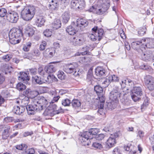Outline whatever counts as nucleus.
Instances as JSON below:
<instances>
[{"instance_id":"f257e3e1","label":"nucleus","mask_w":154,"mask_h":154,"mask_svg":"<svg viewBox=\"0 0 154 154\" xmlns=\"http://www.w3.org/2000/svg\"><path fill=\"white\" fill-rule=\"evenodd\" d=\"M35 13V9L33 6H28L25 8L22 11V18L26 21L31 20L34 17Z\"/></svg>"},{"instance_id":"f03ea898","label":"nucleus","mask_w":154,"mask_h":154,"mask_svg":"<svg viewBox=\"0 0 154 154\" xmlns=\"http://www.w3.org/2000/svg\"><path fill=\"white\" fill-rule=\"evenodd\" d=\"M79 65L75 62H73L65 65L63 68L64 71L68 74H72L74 76H79V72L77 71Z\"/></svg>"},{"instance_id":"7ed1b4c3","label":"nucleus","mask_w":154,"mask_h":154,"mask_svg":"<svg viewBox=\"0 0 154 154\" xmlns=\"http://www.w3.org/2000/svg\"><path fill=\"white\" fill-rule=\"evenodd\" d=\"M144 83L147 88L150 91L154 90V77L146 75L144 78Z\"/></svg>"},{"instance_id":"20e7f679","label":"nucleus","mask_w":154,"mask_h":154,"mask_svg":"<svg viewBox=\"0 0 154 154\" xmlns=\"http://www.w3.org/2000/svg\"><path fill=\"white\" fill-rule=\"evenodd\" d=\"M10 126L6 125H0V132L2 131V137L3 140H6L10 135Z\"/></svg>"},{"instance_id":"39448f33","label":"nucleus","mask_w":154,"mask_h":154,"mask_svg":"<svg viewBox=\"0 0 154 154\" xmlns=\"http://www.w3.org/2000/svg\"><path fill=\"white\" fill-rule=\"evenodd\" d=\"M144 45L143 38L138 41L134 42L131 44L132 48L137 51L139 53L145 50Z\"/></svg>"},{"instance_id":"423d86ee","label":"nucleus","mask_w":154,"mask_h":154,"mask_svg":"<svg viewBox=\"0 0 154 154\" xmlns=\"http://www.w3.org/2000/svg\"><path fill=\"white\" fill-rule=\"evenodd\" d=\"M48 109V113L51 115L58 114L63 112V110L61 107H58L55 104L50 105Z\"/></svg>"},{"instance_id":"0eeeda50","label":"nucleus","mask_w":154,"mask_h":154,"mask_svg":"<svg viewBox=\"0 0 154 154\" xmlns=\"http://www.w3.org/2000/svg\"><path fill=\"white\" fill-rule=\"evenodd\" d=\"M19 19L18 14L14 12L8 13L6 17V20L8 22L16 23Z\"/></svg>"},{"instance_id":"6e6552de","label":"nucleus","mask_w":154,"mask_h":154,"mask_svg":"<svg viewBox=\"0 0 154 154\" xmlns=\"http://www.w3.org/2000/svg\"><path fill=\"white\" fill-rule=\"evenodd\" d=\"M23 35L22 28L20 27L13 28L11 30L9 34L12 37L19 38L22 36Z\"/></svg>"},{"instance_id":"1a4fd4ad","label":"nucleus","mask_w":154,"mask_h":154,"mask_svg":"<svg viewBox=\"0 0 154 154\" xmlns=\"http://www.w3.org/2000/svg\"><path fill=\"white\" fill-rule=\"evenodd\" d=\"M85 41L84 36L80 35L73 37L71 40L72 44L75 46L81 45L83 44Z\"/></svg>"},{"instance_id":"9d476101","label":"nucleus","mask_w":154,"mask_h":154,"mask_svg":"<svg viewBox=\"0 0 154 154\" xmlns=\"http://www.w3.org/2000/svg\"><path fill=\"white\" fill-rule=\"evenodd\" d=\"M121 93L119 90H114L112 91L109 96V99L111 103H117L119 102V99L120 97Z\"/></svg>"},{"instance_id":"9b49d317","label":"nucleus","mask_w":154,"mask_h":154,"mask_svg":"<svg viewBox=\"0 0 154 154\" xmlns=\"http://www.w3.org/2000/svg\"><path fill=\"white\" fill-rule=\"evenodd\" d=\"M45 22V17L42 14L37 15L35 20V23L38 27H41L44 26Z\"/></svg>"},{"instance_id":"f8f14e48","label":"nucleus","mask_w":154,"mask_h":154,"mask_svg":"<svg viewBox=\"0 0 154 154\" xmlns=\"http://www.w3.org/2000/svg\"><path fill=\"white\" fill-rule=\"evenodd\" d=\"M72 7L75 9H82L84 7V0H73L71 2Z\"/></svg>"},{"instance_id":"ddd939ff","label":"nucleus","mask_w":154,"mask_h":154,"mask_svg":"<svg viewBox=\"0 0 154 154\" xmlns=\"http://www.w3.org/2000/svg\"><path fill=\"white\" fill-rule=\"evenodd\" d=\"M142 59L144 61H147L152 60V53L149 50L145 49V50L140 53Z\"/></svg>"},{"instance_id":"4468645a","label":"nucleus","mask_w":154,"mask_h":154,"mask_svg":"<svg viewBox=\"0 0 154 154\" xmlns=\"http://www.w3.org/2000/svg\"><path fill=\"white\" fill-rule=\"evenodd\" d=\"M144 41V48H154V39L149 38H143Z\"/></svg>"},{"instance_id":"2eb2a0df","label":"nucleus","mask_w":154,"mask_h":154,"mask_svg":"<svg viewBox=\"0 0 154 154\" xmlns=\"http://www.w3.org/2000/svg\"><path fill=\"white\" fill-rule=\"evenodd\" d=\"M92 30L95 33V35L97 36L98 40H100L104 34V32L103 29L101 28L98 29L97 26H96L93 28Z\"/></svg>"},{"instance_id":"dca6fc26","label":"nucleus","mask_w":154,"mask_h":154,"mask_svg":"<svg viewBox=\"0 0 154 154\" xmlns=\"http://www.w3.org/2000/svg\"><path fill=\"white\" fill-rule=\"evenodd\" d=\"M88 24V22L86 20L82 18H78L76 20V29H81V27H85Z\"/></svg>"},{"instance_id":"f3484780","label":"nucleus","mask_w":154,"mask_h":154,"mask_svg":"<svg viewBox=\"0 0 154 154\" xmlns=\"http://www.w3.org/2000/svg\"><path fill=\"white\" fill-rule=\"evenodd\" d=\"M55 50L54 48H50L46 49L43 53L44 56L49 58H51L55 53Z\"/></svg>"},{"instance_id":"a211bd4d","label":"nucleus","mask_w":154,"mask_h":154,"mask_svg":"<svg viewBox=\"0 0 154 154\" xmlns=\"http://www.w3.org/2000/svg\"><path fill=\"white\" fill-rule=\"evenodd\" d=\"M23 95L29 98H34L37 95V92L35 91H32L30 89H27L23 92Z\"/></svg>"},{"instance_id":"6ab92c4d","label":"nucleus","mask_w":154,"mask_h":154,"mask_svg":"<svg viewBox=\"0 0 154 154\" xmlns=\"http://www.w3.org/2000/svg\"><path fill=\"white\" fill-rule=\"evenodd\" d=\"M37 100H38V98L36 97L33 99L32 100L33 106H34V107L36 111L42 110L43 109V107L42 105H41L39 103V101L37 102Z\"/></svg>"},{"instance_id":"aec40b11","label":"nucleus","mask_w":154,"mask_h":154,"mask_svg":"<svg viewBox=\"0 0 154 154\" xmlns=\"http://www.w3.org/2000/svg\"><path fill=\"white\" fill-rule=\"evenodd\" d=\"M86 55V56H85L81 57L79 58V62L80 63L84 64L90 62L91 60L92 55H91V53L90 55Z\"/></svg>"},{"instance_id":"412c9836","label":"nucleus","mask_w":154,"mask_h":154,"mask_svg":"<svg viewBox=\"0 0 154 154\" xmlns=\"http://www.w3.org/2000/svg\"><path fill=\"white\" fill-rule=\"evenodd\" d=\"M20 76L19 77V79L23 82H27L29 80V77L27 74L25 72H20Z\"/></svg>"},{"instance_id":"4be33fe9","label":"nucleus","mask_w":154,"mask_h":154,"mask_svg":"<svg viewBox=\"0 0 154 154\" xmlns=\"http://www.w3.org/2000/svg\"><path fill=\"white\" fill-rule=\"evenodd\" d=\"M61 25V20L59 19H55L51 24V27L54 30H56L60 28Z\"/></svg>"},{"instance_id":"5701e85b","label":"nucleus","mask_w":154,"mask_h":154,"mask_svg":"<svg viewBox=\"0 0 154 154\" xmlns=\"http://www.w3.org/2000/svg\"><path fill=\"white\" fill-rule=\"evenodd\" d=\"M32 78L33 81H34L37 84L40 85L42 84L45 82V78L43 77L35 76V77L32 76Z\"/></svg>"},{"instance_id":"b1692460","label":"nucleus","mask_w":154,"mask_h":154,"mask_svg":"<svg viewBox=\"0 0 154 154\" xmlns=\"http://www.w3.org/2000/svg\"><path fill=\"white\" fill-rule=\"evenodd\" d=\"M38 98L37 101H39V103L42 105V107L44 106L46 107L48 105L49 101L48 99H47L46 98L43 96H41L40 97H36Z\"/></svg>"},{"instance_id":"393cba45","label":"nucleus","mask_w":154,"mask_h":154,"mask_svg":"<svg viewBox=\"0 0 154 154\" xmlns=\"http://www.w3.org/2000/svg\"><path fill=\"white\" fill-rule=\"evenodd\" d=\"M95 72L97 75L100 77L105 74V70L103 67L98 66L96 68Z\"/></svg>"},{"instance_id":"a878e982","label":"nucleus","mask_w":154,"mask_h":154,"mask_svg":"<svg viewBox=\"0 0 154 154\" xmlns=\"http://www.w3.org/2000/svg\"><path fill=\"white\" fill-rule=\"evenodd\" d=\"M45 70L46 73L48 74H51L54 72L56 71V68L55 66L52 64H48L45 67Z\"/></svg>"},{"instance_id":"bb28decb","label":"nucleus","mask_w":154,"mask_h":154,"mask_svg":"<svg viewBox=\"0 0 154 154\" xmlns=\"http://www.w3.org/2000/svg\"><path fill=\"white\" fill-rule=\"evenodd\" d=\"M116 143V140L114 138L112 137L111 136H110L106 142V145L109 147H112Z\"/></svg>"},{"instance_id":"cd10ccee","label":"nucleus","mask_w":154,"mask_h":154,"mask_svg":"<svg viewBox=\"0 0 154 154\" xmlns=\"http://www.w3.org/2000/svg\"><path fill=\"white\" fill-rule=\"evenodd\" d=\"M50 8L52 10L55 11L58 9L59 7L58 2L56 0H52L50 4Z\"/></svg>"},{"instance_id":"c85d7f7f","label":"nucleus","mask_w":154,"mask_h":154,"mask_svg":"<svg viewBox=\"0 0 154 154\" xmlns=\"http://www.w3.org/2000/svg\"><path fill=\"white\" fill-rule=\"evenodd\" d=\"M12 69L11 66L6 64L3 65L2 67V71L5 74L11 73Z\"/></svg>"},{"instance_id":"c756f323","label":"nucleus","mask_w":154,"mask_h":154,"mask_svg":"<svg viewBox=\"0 0 154 154\" xmlns=\"http://www.w3.org/2000/svg\"><path fill=\"white\" fill-rule=\"evenodd\" d=\"M34 106H33V103H32L31 105H27L26 107V108L27 110V112L29 115L34 114L35 113L36 111Z\"/></svg>"},{"instance_id":"7c9ffc66","label":"nucleus","mask_w":154,"mask_h":154,"mask_svg":"<svg viewBox=\"0 0 154 154\" xmlns=\"http://www.w3.org/2000/svg\"><path fill=\"white\" fill-rule=\"evenodd\" d=\"M81 104L80 101L77 99H74L71 102L72 107L75 109L78 108L80 107L81 106Z\"/></svg>"},{"instance_id":"2f4dec72","label":"nucleus","mask_w":154,"mask_h":154,"mask_svg":"<svg viewBox=\"0 0 154 154\" xmlns=\"http://www.w3.org/2000/svg\"><path fill=\"white\" fill-rule=\"evenodd\" d=\"M38 73L41 77H46V72L44 68L42 66H39L38 69Z\"/></svg>"},{"instance_id":"473e14b6","label":"nucleus","mask_w":154,"mask_h":154,"mask_svg":"<svg viewBox=\"0 0 154 154\" xmlns=\"http://www.w3.org/2000/svg\"><path fill=\"white\" fill-rule=\"evenodd\" d=\"M66 31L69 34L71 35H74L77 32L75 28L72 25H70L68 26L66 29Z\"/></svg>"},{"instance_id":"72a5a7b5","label":"nucleus","mask_w":154,"mask_h":154,"mask_svg":"<svg viewBox=\"0 0 154 154\" xmlns=\"http://www.w3.org/2000/svg\"><path fill=\"white\" fill-rule=\"evenodd\" d=\"M11 36V35H9L10 42L11 44L15 45L20 42L21 40L20 38H16Z\"/></svg>"},{"instance_id":"f704fd0d","label":"nucleus","mask_w":154,"mask_h":154,"mask_svg":"<svg viewBox=\"0 0 154 154\" xmlns=\"http://www.w3.org/2000/svg\"><path fill=\"white\" fill-rule=\"evenodd\" d=\"M143 95L133 93L132 92L131 94V97L133 100L134 102H137L141 100L140 97L142 96Z\"/></svg>"},{"instance_id":"c9c22d12","label":"nucleus","mask_w":154,"mask_h":154,"mask_svg":"<svg viewBox=\"0 0 154 154\" xmlns=\"http://www.w3.org/2000/svg\"><path fill=\"white\" fill-rule=\"evenodd\" d=\"M62 21L63 23H67L70 19V15L67 12H65L62 15Z\"/></svg>"},{"instance_id":"e433bc0d","label":"nucleus","mask_w":154,"mask_h":154,"mask_svg":"<svg viewBox=\"0 0 154 154\" xmlns=\"http://www.w3.org/2000/svg\"><path fill=\"white\" fill-rule=\"evenodd\" d=\"M132 92H133V93H137L143 95L142 88L140 86L134 87L132 90Z\"/></svg>"},{"instance_id":"4c0bfd02","label":"nucleus","mask_w":154,"mask_h":154,"mask_svg":"<svg viewBox=\"0 0 154 154\" xmlns=\"http://www.w3.org/2000/svg\"><path fill=\"white\" fill-rule=\"evenodd\" d=\"M94 90L98 96H100L103 94V88L99 85H96L95 86Z\"/></svg>"},{"instance_id":"58836bf2","label":"nucleus","mask_w":154,"mask_h":154,"mask_svg":"<svg viewBox=\"0 0 154 154\" xmlns=\"http://www.w3.org/2000/svg\"><path fill=\"white\" fill-rule=\"evenodd\" d=\"M35 31L32 28L28 27L25 31V33L29 36H32L34 33Z\"/></svg>"},{"instance_id":"ea45409f","label":"nucleus","mask_w":154,"mask_h":154,"mask_svg":"<svg viewBox=\"0 0 154 154\" xmlns=\"http://www.w3.org/2000/svg\"><path fill=\"white\" fill-rule=\"evenodd\" d=\"M146 27L145 26L140 27L138 29V34L140 36L143 35L146 33Z\"/></svg>"},{"instance_id":"a19ab883","label":"nucleus","mask_w":154,"mask_h":154,"mask_svg":"<svg viewBox=\"0 0 154 154\" xmlns=\"http://www.w3.org/2000/svg\"><path fill=\"white\" fill-rule=\"evenodd\" d=\"M26 88V86L21 82L18 83L16 85V88L20 91H23Z\"/></svg>"},{"instance_id":"79ce46f5","label":"nucleus","mask_w":154,"mask_h":154,"mask_svg":"<svg viewBox=\"0 0 154 154\" xmlns=\"http://www.w3.org/2000/svg\"><path fill=\"white\" fill-rule=\"evenodd\" d=\"M79 139L83 145L85 146L88 145L89 139H87V138L82 136V135H80Z\"/></svg>"},{"instance_id":"37998d69","label":"nucleus","mask_w":154,"mask_h":154,"mask_svg":"<svg viewBox=\"0 0 154 154\" xmlns=\"http://www.w3.org/2000/svg\"><path fill=\"white\" fill-rule=\"evenodd\" d=\"M1 94L4 99L7 98L10 96V94L9 91L6 90H4L2 91Z\"/></svg>"},{"instance_id":"c03bdc74","label":"nucleus","mask_w":154,"mask_h":154,"mask_svg":"<svg viewBox=\"0 0 154 154\" xmlns=\"http://www.w3.org/2000/svg\"><path fill=\"white\" fill-rule=\"evenodd\" d=\"M122 149L123 147H116L113 149V153L114 154H122Z\"/></svg>"},{"instance_id":"a18cd8bd","label":"nucleus","mask_w":154,"mask_h":154,"mask_svg":"<svg viewBox=\"0 0 154 154\" xmlns=\"http://www.w3.org/2000/svg\"><path fill=\"white\" fill-rule=\"evenodd\" d=\"M31 45L32 43L31 42H26L23 45V51H29L30 48L31 46Z\"/></svg>"},{"instance_id":"49530a36","label":"nucleus","mask_w":154,"mask_h":154,"mask_svg":"<svg viewBox=\"0 0 154 154\" xmlns=\"http://www.w3.org/2000/svg\"><path fill=\"white\" fill-rule=\"evenodd\" d=\"M43 33L45 37H50L52 35V32L51 30L47 29L44 31Z\"/></svg>"},{"instance_id":"de8ad7c7","label":"nucleus","mask_w":154,"mask_h":154,"mask_svg":"<svg viewBox=\"0 0 154 154\" xmlns=\"http://www.w3.org/2000/svg\"><path fill=\"white\" fill-rule=\"evenodd\" d=\"M29 102V98H28V97H26L23 99L21 101V103L22 104V105L23 106H26L27 105H28Z\"/></svg>"},{"instance_id":"09e8293b","label":"nucleus","mask_w":154,"mask_h":154,"mask_svg":"<svg viewBox=\"0 0 154 154\" xmlns=\"http://www.w3.org/2000/svg\"><path fill=\"white\" fill-rule=\"evenodd\" d=\"M47 45V42L45 41H42L40 45L39 49L41 51H44Z\"/></svg>"},{"instance_id":"8fccbe9b","label":"nucleus","mask_w":154,"mask_h":154,"mask_svg":"<svg viewBox=\"0 0 154 154\" xmlns=\"http://www.w3.org/2000/svg\"><path fill=\"white\" fill-rule=\"evenodd\" d=\"M75 56H79L81 55L84 56L86 55H91V52L87 50H86L82 52H77L75 54Z\"/></svg>"},{"instance_id":"3c124183","label":"nucleus","mask_w":154,"mask_h":154,"mask_svg":"<svg viewBox=\"0 0 154 154\" xmlns=\"http://www.w3.org/2000/svg\"><path fill=\"white\" fill-rule=\"evenodd\" d=\"M71 102L70 100L68 99H66L63 100L62 101V104L64 106H69Z\"/></svg>"},{"instance_id":"603ef678","label":"nucleus","mask_w":154,"mask_h":154,"mask_svg":"<svg viewBox=\"0 0 154 154\" xmlns=\"http://www.w3.org/2000/svg\"><path fill=\"white\" fill-rule=\"evenodd\" d=\"M80 135H82V136L87 138L88 139H91L92 138L91 134L88 131L84 132L82 133Z\"/></svg>"},{"instance_id":"864d4df0","label":"nucleus","mask_w":154,"mask_h":154,"mask_svg":"<svg viewBox=\"0 0 154 154\" xmlns=\"http://www.w3.org/2000/svg\"><path fill=\"white\" fill-rule=\"evenodd\" d=\"M89 132L91 135H96L99 132V130L97 128H91L89 130Z\"/></svg>"},{"instance_id":"5fc2aeb1","label":"nucleus","mask_w":154,"mask_h":154,"mask_svg":"<svg viewBox=\"0 0 154 154\" xmlns=\"http://www.w3.org/2000/svg\"><path fill=\"white\" fill-rule=\"evenodd\" d=\"M104 105L103 104H100L98 106V112L101 115L104 114L105 112L103 110Z\"/></svg>"},{"instance_id":"6e6d98bb","label":"nucleus","mask_w":154,"mask_h":154,"mask_svg":"<svg viewBox=\"0 0 154 154\" xmlns=\"http://www.w3.org/2000/svg\"><path fill=\"white\" fill-rule=\"evenodd\" d=\"M98 98L100 103V104H103L104 105L105 98V96L103 94L100 96H98Z\"/></svg>"},{"instance_id":"4d7b16f0","label":"nucleus","mask_w":154,"mask_h":154,"mask_svg":"<svg viewBox=\"0 0 154 154\" xmlns=\"http://www.w3.org/2000/svg\"><path fill=\"white\" fill-rule=\"evenodd\" d=\"M15 147L16 149L19 150H23L24 148L27 147V146L26 144H22L20 145H17Z\"/></svg>"},{"instance_id":"13d9d810","label":"nucleus","mask_w":154,"mask_h":154,"mask_svg":"<svg viewBox=\"0 0 154 154\" xmlns=\"http://www.w3.org/2000/svg\"><path fill=\"white\" fill-rule=\"evenodd\" d=\"M6 10L4 8H0V17H4L7 14Z\"/></svg>"},{"instance_id":"bf43d9fd","label":"nucleus","mask_w":154,"mask_h":154,"mask_svg":"<svg viewBox=\"0 0 154 154\" xmlns=\"http://www.w3.org/2000/svg\"><path fill=\"white\" fill-rule=\"evenodd\" d=\"M29 71L30 74L32 75H35L38 73V69L36 68L29 69Z\"/></svg>"},{"instance_id":"052dcab7","label":"nucleus","mask_w":154,"mask_h":154,"mask_svg":"<svg viewBox=\"0 0 154 154\" xmlns=\"http://www.w3.org/2000/svg\"><path fill=\"white\" fill-rule=\"evenodd\" d=\"M133 147L132 145L130 143H128L126 145L124 146V149L127 151H130L132 149V148Z\"/></svg>"},{"instance_id":"680f3d73","label":"nucleus","mask_w":154,"mask_h":154,"mask_svg":"<svg viewBox=\"0 0 154 154\" xmlns=\"http://www.w3.org/2000/svg\"><path fill=\"white\" fill-rule=\"evenodd\" d=\"M49 74L47 76V79H45V81L46 82H51L53 81V79L55 77L54 75H51V74Z\"/></svg>"},{"instance_id":"e2e57ef3","label":"nucleus","mask_w":154,"mask_h":154,"mask_svg":"<svg viewBox=\"0 0 154 154\" xmlns=\"http://www.w3.org/2000/svg\"><path fill=\"white\" fill-rule=\"evenodd\" d=\"M141 69L146 70H151L152 68L151 66L143 64L140 66Z\"/></svg>"},{"instance_id":"0e129e2a","label":"nucleus","mask_w":154,"mask_h":154,"mask_svg":"<svg viewBox=\"0 0 154 154\" xmlns=\"http://www.w3.org/2000/svg\"><path fill=\"white\" fill-rule=\"evenodd\" d=\"M57 76L59 79L61 80L64 79L65 75L64 72L62 71L58 72Z\"/></svg>"},{"instance_id":"69168bd1","label":"nucleus","mask_w":154,"mask_h":154,"mask_svg":"<svg viewBox=\"0 0 154 154\" xmlns=\"http://www.w3.org/2000/svg\"><path fill=\"white\" fill-rule=\"evenodd\" d=\"M13 112L17 115H20V111L19 106H14L13 109Z\"/></svg>"},{"instance_id":"338daca9","label":"nucleus","mask_w":154,"mask_h":154,"mask_svg":"<svg viewBox=\"0 0 154 154\" xmlns=\"http://www.w3.org/2000/svg\"><path fill=\"white\" fill-rule=\"evenodd\" d=\"M92 146L94 147L97 149H100L102 148V145L101 144L97 142L93 143Z\"/></svg>"},{"instance_id":"774afa93","label":"nucleus","mask_w":154,"mask_h":154,"mask_svg":"<svg viewBox=\"0 0 154 154\" xmlns=\"http://www.w3.org/2000/svg\"><path fill=\"white\" fill-rule=\"evenodd\" d=\"M35 151L33 148H30L27 150L25 152V154H34Z\"/></svg>"}]
</instances>
